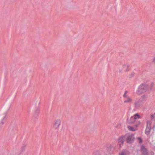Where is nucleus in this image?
Masks as SVG:
<instances>
[{
    "instance_id": "f257e3e1",
    "label": "nucleus",
    "mask_w": 155,
    "mask_h": 155,
    "mask_svg": "<svg viewBox=\"0 0 155 155\" xmlns=\"http://www.w3.org/2000/svg\"><path fill=\"white\" fill-rule=\"evenodd\" d=\"M147 90V86L142 84L139 87L137 90V93L138 94H141L145 92Z\"/></svg>"
},
{
    "instance_id": "f03ea898",
    "label": "nucleus",
    "mask_w": 155,
    "mask_h": 155,
    "mask_svg": "<svg viewBox=\"0 0 155 155\" xmlns=\"http://www.w3.org/2000/svg\"><path fill=\"white\" fill-rule=\"evenodd\" d=\"M61 120L59 119L56 120L53 124V127L55 130H58L61 125Z\"/></svg>"
},
{
    "instance_id": "7ed1b4c3",
    "label": "nucleus",
    "mask_w": 155,
    "mask_h": 155,
    "mask_svg": "<svg viewBox=\"0 0 155 155\" xmlns=\"http://www.w3.org/2000/svg\"><path fill=\"white\" fill-rule=\"evenodd\" d=\"M125 138L127 143H130L133 141L134 139V135H129L125 136Z\"/></svg>"
},
{
    "instance_id": "20e7f679",
    "label": "nucleus",
    "mask_w": 155,
    "mask_h": 155,
    "mask_svg": "<svg viewBox=\"0 0 155 155\" xmlns=\"http://www.w3.org/2000/svg\"><path fill=\"white\" fill-rule=\"evenodd\" d=\"M140 121H139L137 124L135 125L133 127L131 126H128L127 128L128 129L131 131H135L137 130L138 129V126L140 124Z\"/></svg>"
},
{
    "instance_id": "39448f33",
    "label": "nucleus",
    "mask_w": 155,
    "mask_h": 155,
    "mask_svg": "<svg viewBox=\"0 0 155 155\" xmlns=\"http://www.w3.org/2000/svg\"><path fill=\"white\" fill-rule=\"evenodd\" d=\"M125 139V136H122L120 137L118 139V143H119L120 147H121V144H123Z\"/></svg>"
},
{
    "instance_id": "423d86ee",
    "label": "nucleus",
    "mask_w": 155,
    "mask_h": 155,
    "mask_svg": "<svg viewBox=\"0 0 155 155\" xmlns=\"http://www.w3.org/2000/svg\"><path fill=\"white\" fill-rule=\"evenodd\" d=\"M151 130V127L150 126V124H149V122H147V128L145 130V133L147 134H148L150 132Z\"/></svg>"
},
{
    "instance_id": "0eeeda50",
    "label": "nucleus",
    "mask_w": 155,
    "mask_h": 155,
    "mask_svg": "<svg viewBox=\"0 0 155 155\" xmlns=\"http://www.w3.org/2000/svg\"><path fill=\"white\" fill-rule=\"evenodd\" d=\"M132 99L129 97H127L124 101V103H130L132 102Z\"/></svg>"
},
{
    "instance_id": "6e6552de",
    "label": "nucleus",
    "mask_w": 155,
    "mask_h": 155,
    "mask_svg": "<svg viewBox=\"0 0 155 155\" xmlns=\"http://www.w3.org/2000/svg\"><path fill=\"white\" fill-rule=\"evenodd\" d=\"M141 150L143 155H145L146 154L147 151L146 149L143 146H141Z\"/></svg>"
},
{
    "instance_id": "1a4fd4ad",
    "label": "nucleus",
    "mask_w": 155,
    "mask_h": 155,
    "mask_svg": "<svg viewBox=\"0 0 155 155\" xmlns=\"http://www.w3.org/2000/svg\"><path fill=\"white\" fill-rule=\"evenodd\" d=\"M133 117H134L135 120V121L137 120V119H139L140 118H141V116H140V115L138 114V113H137V114H135L133 116Z\"/></svg>"
},
{
    "instance_id": "9d476101",
    "label": "nucleus",
    "mask_w": 155,
    "mask_h": 155,
    "mask_svg": "<svg viewBox=\"0 0 155 155\" xmlns=\"http://www.w3.org/2000/svg\"><path fill=\"white\" fill-rule=\"evenodd\" d=\"M135 120L134 117L133 116L131 117L128 120V122L130 123H133L135 122Z\"/></svg>"
},
{
    "instance_id": "9b49d317",
    "label": "nucleus",
    "mask_w": 155,
    "mask_h": 155,
    "mask_svg": "<svg viewBox=\"0 0 155 155\" xmlns=\"http://www.w3.org/2000/svg\"><path fill=\"white\" fill-rule=\"evenodd\" d=\"M5 117H6L5 115H2V116L1 119H2V121L1 122V123L2 124H3L5 121Z\"/></svg>"
},
{
    "instance_id": "f8f14e48",
    "label": "nucleus",
    "mask_w": 155,
    "mask_h": 155,
    "mask_svg": "<svg viewBox=\"0 0 155 155\" xmlns=\"http://www.w3.org/2000/svg\"><path fill=\"white\" fill-rule=\"evenodd\" d=\"M141 105V103L139 102H137L135 104V107L136 108H139Z\"/></svg>"
},
{
    "instance_id": "ddd939ff",
    "label": "nucleus",
    "mask_w": 155,
    "mask_h": 155,
    "mask_svg": "<svg viewBox=\"0 0 155 155\" xmlns=\"http://www.w3.org/2000/svg\"><path fill=\"white\" fill-rule=\"evenodd\" d=\"M127 153V152L125 151H123L120 153L119 155H126Z\"/></svg>"
},
{
    "instance_id": "4468645a",
    "label": "nucleus",
    "mask_w": 155,
    "mask_h": 155,
    "mask_svg": "<svg viewBox=\"0 0 155 155\" xmlns=\"http://www.w3.org/2000/svg\"><path fill=\"white\" fill-rule=\"evenodd\" d=\"M152 119L155 121V113L151 116Z\"/></svg>"
},
{
    "instance_id": "2eb2a0df",
    "label": "nucleus",
    "mask_w": 155,
    "mask_h": 155,
    "mask_svg": "<svg viewBox=\"0 0 155 155\" xmlns=\"http://www.w3.org/2000/svg\"><path fill=\"white\" fill-rule=\"evenodd\" d=\"M123 69H124V71H127V70L126 69H125V68H128V66L127 65H124L123 66Z\"/></svg>"
},
{
    "instance_id": "dca6fc26",
    "label": "nucleus",
    "mask_w": 155,
    "mask_h": 155,
    "mask_svg": "<svg viewBox=\"0 0 155 155\" xmlns=\"http://www.w3.org/2000/svg\"><path fill=\"white\" fill-rule=\"evenodd\" d=\"M137 139L139 143H141L142 142V139L138 137Z\"/></svg>"
},
{
    "instance_id": "f3484780",
    "label": "nucleus",
    "mask_w": 155,
    "mask_h": 155,
    "mask_svg": "<svg viewBox=\"0 0 155 155\" xmlns=\"http://www.w3.org/2000/svg\"><path fill=\"white\" fill-rule=\"evenodd\" d=\"M124 97L125 98H126V97H128V96L127 95H126V93H125V94H124Z\"/></svg>"
},
{
    "instance_id": "a211bd4d",
    "label": "nucleus",
    "mask_w": 155,
    "mask_h": 155,
    "mask_svg": "<svg viewBox=\"0 0 155 155\" xmlns=\"http://www.w3.org/2000/svg\"><path fill=\"white\" fill-rule=\"evenodd\" d=\"M153 61L155 62V57L153 59Z\"/></svg>"
}]
</instances>
